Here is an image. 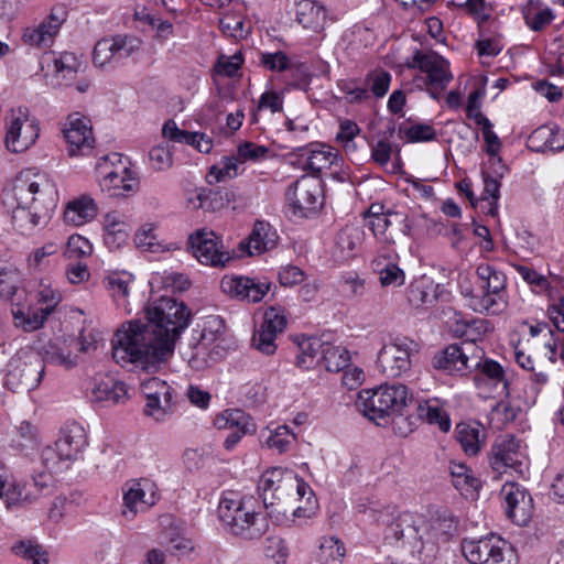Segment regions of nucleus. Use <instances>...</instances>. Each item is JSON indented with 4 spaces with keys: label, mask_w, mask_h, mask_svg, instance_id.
<instances>
[{
    "label": "nucleus",
    "mask_w": 564,
    "mask_h": 564,
    "mask_svg": "<svg viewBox=\"0 0 564 564\" xmlns=\"http://www.w3.org/2000/svg\"><path fill=\"white\" fill-rule=\"evenodd\" d=\"M147 322L124 323L112 338V358L118 365H133L156 372L174 350L182 332L188 327L191 312L183 302L162 296L145 308Z\"/></svg>",
    "instance_id": "1"
},
{
    "label": "nucleus",
    "mask_w": 564,
    "mask_h": 564,
    "mask_svg": "<svg viewBox=\"0 0 564 564\" xmlns=\"http://www.w3.org/2000/svg\"><path fill=\"white\" fill-rule=\"evenodd\" d=\"M457 527L456 518L447 511H437L431 518L408 511L389 524L387 538L402 541L412 554L430 563L436 555L438 544L447 542L457 532Z\"/></svg>",
    "instance_id": "2"
},
{
    "label": "nucleus",
    "mask_w": 564,
    "mask_h": 564,
    "mask_svg": "<svg viewBox=\"0 0 564 564\" xmlns=\"http://www.w3.org/2000/svg\"><path fill=\"white\" fill-rule=\"evenodd\" d=\"M17 207L12 210V225L22 235L45 226L58 203L55 183L43 173L31 170L17 175L12 186Z\"/></svg>",
    "instance_id": "3"
},
{
    "label": "nucleus",
    "mask_w": 564,
    "mask_h": 564,
    "mask_svg": "<svg viewBox=\"0 0 564 564\" xmlns=\"http://www.w3.org/2000/svg\"><path fill=\"white\" fill-rule=\"evenodd\" d=\"M412 400L406 386L381 384L378 389L358 393L356 405L368 419L376 421L399 413Z\"/></svg>",
    "instance_id": "4"
},
{
    "label": "nucleus",
    "mask_w": 564,
    "mask_h": 564,
    "mask_svg": "<svg viewBox=\"0 0 564 564\" xmlns=\"http://www.w3.org/2000/svg\"><path fill=\"white\" fill-rule=\"evenodd\" d=\"M44 373L41 354L31 347L19 349L9 360L6 386L13 392H29L39 387Z\"/></svg>",
    "instance_id": "5"
},
{
    "label": "nucleus",
    "mask_w": 564,
    "mask_h": 564,
    "mask_svg": "<svg viewBox=\"0 0 564 564\" xmlns=\"http://www.w3.org/2000/svg\"><path fill=\"white\" fill-rule=\"evenodd\" d=\"M296 475L281 468H272L263 473L258 482L259 497L263 506L272 514L285 513L288 497L294 491Z\"/></svg>",
    "instance_id": "6"
},
{
    "label": "nucleus",
    "mask_w": 564,
    "mask_h": 564,
    "mask_svg": "<svg viewBox=\"0 0 564 564\" xmlns=\"http://www.w3.org/2000/svg\"><path fill=\"white\" fill-rule=\"evenodd\" d=\"M158 501V487L149 478L130 479L122 486L121 517L131 522Z\"/></svg>",
    "instance_id": "7"
},
{
    "label": "nucleus",
    "mask_w": 564,
    "mask_h": 564,
    "mask_svg": "<svg viewBox=\"0 0 564 564\" xmlns=\"http://www.w3.org/2000/svg\"><path fill=\"white\" fill-rule=\"evenodd\" d=\"M484 350L471 344H452L433 357V366L449 375H465L478 367L484 358Z\"/></svg>",
    "instance_id": "8"
},
{
    "label": "nucleus",
    "mask_w": 564,
    "mask_h": 564,
    "mask_svg": "<svg viewBox=\"0 0 564 564\" xmlns=\"http://www.w3.org/2000/svg\"><path fill=\"white\" fill-rule=\"evenodd\" d=\"M415 349L416 344L408 338L397 339L384 345L377 358L380 371L391 378H397L408 372L411 368V354Z\"/></svg>",
    "instance_id": "9"
},
{
    "label": "nucleus",
    "mask_w": 564,
    "mask_h": 564,
    "mask_svg": "<svg viewBox=\"0 0 564 564\" xmlns=\"http://www.w3.org/2000/svg\"><path fill=\"white\" fill-rule=\"evenodd\" d=\"M193 256L202 263L224 268L231 260L230 253L224 249L220 237L214 231L199 229L189 236Z\"/></svg>",
    "instance_id": "10"
},
{
    "label": "nucleus",
    "mask_w": 564,
    "mask_h": 564,
    "mask_svg": "<svg viewBox=\"0 0 564 564\" xmlns=\"http://www.w3.org/2000/svg\"><path fill=\"white\" fill-rule=\"evenodd\" d=\"M321 194V182L316 177L302 176L288 188L286 199L295 215L306 217L322 205Z\"/></svg>",
    "instance_id": "11"
},
{
    "label": "nucleus",
    "mask_w": 564,
    "mask_h": 564,
    "mask_svg": "<svg viewBox=\"0 0 564 564\" xmlns=\"http://www.w3.org/2000/svg\"><path fill=\"white\" fill-rule=\"evenodd\" d=\"M40 128L35 120L29 119L21 109L12 113L7 128L6 147L13 153H21L33 145L39 138Z\"/></svg>",
    "instance_id": "12"
},
{
    "label": "nucleus",
    "mask_w": 564,
    "mask_h": 564,
    "mask_svg": "<svg viewBox=\"0 0 564 564\" xmlns=\"http://www.w3.org/2000/svg\"><path fill=\"white\" fill-rule=\"evenodd\" d=\"M63 134L69 156L87 155L95 147L90 120L79 113L68 116Z\"/></svg>",
    "instance_id": "13"
},
{
    "label": "nucleus",
    "mask_w": 564,
    "mask_h": 564,
    "mask_svg": "<svg viewBox=\"0 0 564 564\" xmlns=\"http://www.w3.org/2000/svg\"><path fill=\"white\" fill-rule=\"evenodd\" d=\"M409 66L417 67L425 73V84L440 88V90H444L453 78L448 62L433 51L426 53L416 51L413 55V62Z\"/></svg>",
    "instance_id": "14"
},
{
    "label": "nucleus",
    "mask_w": 564,
    "mask_h": 564,
    "mask_svg": "<svg viewBox=\"0 0 564 564\" xmlns=\"http://www.w3.org/2000/svg\"><path fill=\"white\" fill-rule=\"evenodd\" d=\"M269 282L248 276L226 275L220 281L221 291L232 299L248 303H258L270 291Z\"/></svg>",
    "instance_id": "15"
},
{
    "label": "nucleus",
    "mask_w": 564,
    "mask_h": 564,
    "mask_svg": "<svg viewBox=\"0 0 564 564\" xmlns=\"http://www.w3.org/2000/svg\"><path fill=\"white\" fill-rule=\"evenodd\" d=\"M505 542L495 535L478 540H463L462 552L470 564H500L503 558Z\"/></svg>",
    "instance_id": "16"
},
{
    "label": "nucleus",
    "mask_w": 564,
    "mask_h": 564,
    "mask_svg": "<svg viewBox=\"0 0 564 564\" xmlns=\"http://www.w3.org/2000/svg\"><path fill=\"white\" fill-rule=\"evenodd\" d=\"M147 398L144 413L156 421H162L172 408V388L159 378H150L141 383Z\"/></svg>",
    "instance_id": "17"
},
{
    "label": "nucleus",
    "mask_w": 564,
    "mask_h": 564,
    "mask_svg": "<svg viewBox=\"0 0 564 564\" xmlns=\"http://www.w3.org/2000/svg\"><path fill=\"white\" fill-rule=\"evenodd\" d=\"M501 496L508 518L518 525L527 524L533 510V500L529 492L518 484L507 482L502 486Z\"/></svg>",
    "instance_id": "18"
},
{
    "label": "nucleus",
    "mask_w": 564,
    "mask_h": 564,
    "mask_svg": "<svg viewBox=\"0 0 564 564\" xmlns=\"http://www.w3.org/2000/svg\"><path fill=\"white\" fill-rule=\"evenodd\" d=\"M55 443L58 446L59 455L66 459V465H70L83 458L84 451L88 445L86 431L79 423H67L61 429Z\"/></svg>",
    "instance_id": "19"
},
{
    "label": "nucleus",
    "mask_w": 564,
    "mask_h": 564,
    "mask_svg": "<svg viewBox=\"0 0 564 564\" xmlns=\"http://www.w3.org/2000/svg\"><path fill=\"white\" fill-rule=\"evenodd\" d=\"M522 457L519 441L512 435H505L497 440L491 448L490 466L499 474L505 473L507 468L519 471Z\"/></svg>",
    "instance_id": "20"
},
{
    "label": "nucleus",
    "mask_w": 564,
    "mask_h": 564,
    "mask_svg": "<svg viewBox=\"0 0 564 564\" xmlns=\"http://www.w3.org/2000/svg\"><path fill=\"white\" fill-rule=\"evenodd\" d=\"M128 399V390L122 381L110 375H98L91 388V401L104 405L123 403Z\"/></svg>",
    "instance_id": "21"
},
{
    "label": "nucleus",
    "mask_w": 564,
    "mask_h": 564,
    "mask_svg": "<svg viewBox=\"0 0 564 564\" xmlns=\"http://www.w3.org/2000/svg\"><path fill=\"white\" fill-rule=\"evenodd\" d=\"M64 19L54 11L36 26L26 28L23 32V41L35 47H48L59 32Z\"/></svg>",
    "instance_id": "22"
},
{
    "label": "nucleus",
    "mask_w": 564,
    "mask_h": 564,
    "mask_svg": "<svg viewBox=\"0 0 564 564\" xmlns=\"http://www.w3.org/2000/svg\"><path fill=\"white\" fill-rule=\"evenodd\" d=\"M230 533L242 536L247 540L260 538L265 531L264 518L254 512L253 509L245 507L235 517L234 523L226 528Z\"/></svg>",
    "instance_id": "23"
},
{
    "label": "nucleus",
    "mask_w": 564,
    "mask_h": 564,
    "mask_svg": "<svg viewBox=\"0 0 564 564\" xmlns=\"http://www.w3.org/2000/svg\"><path fill=\"white\" fill-rule=\"evenodd\" d=\"M478 373L475 376L474 381L478 388L485 384H491L495 388L501 386L500 394L506 398L509 397V381L502 366L492 359H481L478 367Z\"/></svg>",
    "instance_id": "24"
},
{
    "label": "nucleus",
    "mask_w": 564,
    "mask_h": 564,
    "mask_svg": "<svg viewBox=\"0 0 564 564\" xmlns=\"http://www.w3.org/2000/svg\"><path fill=\"white\" fill-rule=\"evenodd\" d=\"M529 147L536 152L564 150V130L557 126H541L528 138Z\"/></svg>",
    "instance_id": "25"
},
{
    "label": "nucleus",
    "mask_w": 564,
    "mask_h": 564,
    "mask_svg": "<svg viewBox=\"0 0 564 564\" xmlns=\"http://www.w3.org/2000/svg\"><path fill=\"white\" fill-rule=\"evenodd\" d=\"M97 205L88 195H82L67 203L64 210L65 223L73 226H83L97 216Z\"/></svg>",
    "instance_id": "26"
},
{
    "label": "nucleus",
    "mask_w": 564,
    "mask_h": 564,
    "mask_svg": "<svg viewBox=\"0 0 564 564\" xmlns=\"http://www.w3.org/2000/svg\"><path fill=\"white\" fill-rule=\"evenodd\" d=\"M279 236L269 223L256 221L248 237L247 248L250 256L261 254L273 249Z\"/></svg>",
    "instance_id": "27"
},
{
    "label": "nucleus",
    "mask_w": 564,
    "mask_h": 564,
    "mask_svg": "<svg viewBox=\"0 0 564 564\" xmlns=\"http://www.w3.org/2000/svg\"><path fill=\"white\" fill-rule=\"evenodd\" d=\"M295 20L304 29L317 32L324 26L326 9L314 0H300L295 4Z\"/></svg>",
    "instance_id": "28"
},
{
    "label": "nucleus",
    "mask_w": 564,
    "mask_h": 564,
    "mask_svg": "<svg viewBox=\"0 0 564 564\" xmlns=\"http://www.w3.org/2000/svg\"><path fill=\"white\" fill-rule=\"evenodd\" d=\"M485 429L479 423H458L456 425V437L463 451L475 456L479 453L485 442Z\"/></svg>",
    "instance_id": "29"
},
{
    "label": "nucleus",
    "mask_w": 564,
    "mask_h": 564,
    "mask_svg": "<svg viewBox=\"0 0 564 564\" xmlns=\"http://www.w3.org/2000/svg\"><path fill=\"white\" fill-rule=\"evenodd\" d=\"M104 229V241L111 249L121 247L128 239L129 225L118 212H110L105 216Z\"/></svg>",
    "instance_id": "30"
},
{
    "label": "nucleus",
    "mask_w": 564,
    "mask_h": 564,
    "mask_svg": "<svg viewBox=\"0 0 564 564\" xmlns=\"http://www.w3.org/2000/svg\"><path fill=\"white\" fill-rule=\"evenodd\" d=\"M35 496L26 491L25 486H20L14 480L9 481L6 476L0 474V511L23 503L32 502Z\"/></svg>",
    "instance_id": "31"
},
{
    "label": "nucleus",
    "mask_w": 564,
    "mask_h": 564,
    "mask_svg": "<svg viewBox=\"0 0 564 564\" xmlns=\"http://www.w3.org/2000/svg\"><path fill=\"white\" fill-rule=\"evenodd\" d=\"M21 283V272L15 267H0V296L11 301L12 306H15L25 293L24 290H20Z\"/></svg>",
    "instance_id": "32"
},
{
    "label": "nucleus",
    "mask_w": 564,
    "mask_h": 564,
    "mask_svg": "<svg viewBox=\"0 0 564 564\" xmlns=\"http://www.w3.org/2000/svg\"><path fill=\"white\" fill-rule=\"evenodd\" d=\"M51 314L48 310L43 307L24 308L20 305V302H17L15 306L12 308L15 325L22 327L25 332H34L41 328Z\"/></svg>",
    "instance_id": "33"
},
{
    "label": "nucleus",
    "mask_w": 564,
    "mask_h": 564,
    "mask_svg": "<svg viewBox=\"0 0 564 564\" xmlns=\"http://www.w3.org/2000/svg\"><path fill=\"white\" fill-rule=\"evenodd\" d=\"M217 424L219 429L239 431L241 434H254L257 431L256 423L251 416L239 409L224 411L221 416L217 419Z\"/></svg>",
    "instance_id": "34"
},
{
    "label": "nucleus",
    "mask_w": 564,
    "mask_h": 564,
    "mask_svg": "<svg viewBox=\"0 0 564 564\" xmlns=\"http://www.w3.org/2000/svg\"><path fill=\"white\" fill-rule=\"evenodd\" d=\"M364 239L365 231L361 227L347 225L336 236V248L343 258H350L361 247Z\"/></svg>",
    "instance_id": "35"
},
{
    "label": "nucleus",
    "mask_w": 564,
    "mask_h": 564,
    "mask_svg": "<svg viewBox=\"0 0 564 564\" xmlns=\"http://www.w3.org/2000/svg\"><path fill=\"white\" fill-rule=\"evenodd\" d=\"M525 24L534 32L545 29L554 19L550 8H542L540 0H529L522 9Z\"/></svg>",
    "instance_id": "36"
},
{
    "label": "nucleus",
    "mask_w": 564,
    "mask_h": 564,
    "mask_svg": "<svg viewBox=\"0 0 564 564\" xmlns=\"http://www.w3.org/2000/svg\"><path fill=\"white\" fill-rule=\"evenodd\" d=\"M417 416L429 424L437 425L444 433H447L451 429L449 416L437 399L420 402L417 405Z\"/></svg>",
    "instance_id": "37"
},
{
    "label": "nucleus",
    "mask_w": 564,
    "mask_h": 564,
    "mask_svg": "<svg viewBox=\"0 0 564 564\" xmlns=\"http://www.w3.org/2000/svg\"><path fill=\"white\" fill-rule=\"evenodd\" d=\"M138 185L137 180L132 176V172L122 166L120 170H112L105 172L101 186L104 189L113 191L110 195H119L116 191L122 189L123 192H132Z\"/></svg>",
    "instance_id": "38"
},
{
    "label": "nucleus",
    "mask_w": 564,
    "mask_h": 564,
    "mask_svg": "<svg viewBox=\"0 0 564 564\" xmlns=\"http://www.w3.org/2000/svg\"><path fill=\"white\" fill-rule=\"evenodd\" d=\"M324 344V341L316 337L305 338L300 341L296 365L305 369H308L314 365H321L322 360H319V358Z\"/></svg>",
    "instance_id": "39"
},
{
    "label": "nucleus",
    "mask_w": 564,
    "mask_h": 564,
    "mask_svg": "<svg viewBox=\"0 0 564 564\" xmlns=\"http://www.w3.org/2000/svg\"><path fill=\"white\" fill-rule=\"evenodd\" d=\"M508 305V297L506 292H485L481 296L473 297L470 306L474 311L487 314H499Z\"/></svg>",
    "instance_id": "40"
},
{
    "label": "nucleus",
    "mask_w": 564,
    "mask_h": 564,
    "mask_svg": "<svg viewBox=\"0 0 564 564\" xmlns=\"http://www.w3.org/2000/svg\"><path fill=\"white\" fill-rule=\"evenodd\" d=\"M319 360H322L321 366L327 371L338 372L349 365L350 357L346 348L325 343Z\"/></svg>",
    "instance_id": "41"
},
{
    "label": "nucleus",
    "mask_w": 564,
    "mask_h": 564,
    "mask_svg": "<svg viewBox=\"0 0 564 564\" xmlns=\"http://www.w3.org/2000/svg\"><path fill=\"white\" fill-rule=\"evenodd\" d=\"M337 160V154L329 147L318 145V149H312L306 156L303 169L314 175L323 170L329 169Z\"/></svg>",
    "instance_id": "42"
},
{
    "label": "nucleus",
    "mask_w": 564,
    "mask_h": 564,
    "mask_svg": "<svg viewBox=\"0 0 564 564\" xmlns=\"http://www.w3.org/2000/svg\"><path fill=\"white\" fill-rule=\"evenodd\" d=\"M345 553V545L338 538L324 536L321 540L316 556L321 564H340Z\"/></svg>",
    "instance_id": "43"
},
{
    "label": "nucleus",
    "mask_w": 564,
    "mask_h": 564,
    "mask_svg": "<svg viewBox=\"0 0 564 564\" xmlns=\"http://www.w3.org/2000/svg\"><path fill=\"white\" fill-rule=\"evenodd\" d=\"M12 552L29 564H48L47 553L32 540L17 542L12 546Z\"/></svg>",
    "instance_id": "44"
},
{
    "label": "nucleus",
    "mask_w": 564,
    "mask_h": 564,
    "mask_svg": "<svg viewBox=\"0 0 564 564\" xmlns=\"http://www.w3.org/2000/svg\"><path fill=\"white\" fill-rule=\"evenodd\" d=\"M477 275L482 281L485 292H506V275L492 265L482 263L477 267Z\"/></svg>",
    "instance_id": "45"
},
{
    "label": "nucleus",
    "mask_w": 564,
    "mask_h": 564,
    "mask_svg": "<svg viewBox=\"0 0 564 564\" xmlns=\"http://www.w3.org/2000/svg\"><path fill=\"white\" fill-rule=\"evenodd\" d=\"M134 242L142 251L156 253L164 250L163 243L156 234V227L154 224L149 223L142 225L135 232Z\"/></svg>",
    "instance_id": "46"
},
{
    "label": "nucleus",
    "mask_w": 564,
    "mask_h": 564,
    "mask_svg": "<svg viewBox=\"0 0 564 564\" xmlns=\"http://www.w3.org/2000/svg\"><path fill=\"white\" fill-rule=\"evenodd\" d=\"M448 469L456 489L468 491L479 487V480L473 476L471 470L464 463L451 462Z\"/></svg>",
    "instance_id": "47"
},
{
    "label": "nucleus",
    "mask_w": 564,
    "mask_h": 564,
    "mask_svg": "<svg viewBox=\"0 0 564 564\" xmlns=\"http://www.w3.org/2000/svg\"><path fill=\"white\" fill-rule=\"evenodd\" d=\"M296 435L286 425H280L270 432L265 444L269 448L278 451V453H286L296 442Z\"/></svg>",
    "instance_id": "48"
},
{
    "label": "nucleus",
    "mask_w": 564,
    "mask_h": 564,
    "mask_svg": "<svg viewBox=\"0 0 564 564\" xmlns=\"http://www.w3.org/2000/svg\"><path fill=\"white\" fill-rule=\"evenodd\" d=\"M482 180L484 192L481 195V200L487 202L488 204L487 214L496 216L501 183L497 176H491L488 172L485 171L482 172Z\"/></svg>",
    "instance_id": "49"
},
{
    "label": "nucleus",
    "mask_w": 564,
    "mask_h": 564,
    "mask_svg": "<svg viewBox=\"0 0 564 564\" xmlns=\"http://www.w3.org/2000/svg\"><path fill=\"white\" fill-rule=\"evenodd\" d=\"M288 319L284 308L271 306L264 311L263 321L260 327L279 336L286 328Z\"/></svg>",
    "instance_id": "50"
},
{
    "label": "nucleus",
    "mask_w": 564,
    "mask_h": 564,
    "mask_svg": "<svg viewBox=\"0 0 564 564\" xmlns=\"http://www.w3.org/2000/svg\"><path fill=\"white\" fill-rule=\"evenodd\" d=\"M115 36L98 41L94 47L93 61L98 67H104L112 62H117Z\"/></svg>",
    "instance_id": "51"
},
{
    "label": "nucleus",
    "mask_w": 564,
    "mask_h": 564,
    "mask_svg": "<svg viewBox=\"0 0 564 564\" xmlns=\"http://www.w3.org/2000/svg\"><path fill=\"white\" fill-rule=\"evenodd\" d=\"M224 330L225 324L219 316L206 317L200 332L198 346L207 348L224 334Z\"/></svg>",
    "instance_id": "52"
},
{
    "label": "nucleus",
    "mask_w": 564,
    "mask_h": 564,
    "mask_svg": "<svg viewBox=\"0 0 564 564\" xmlns=\"http://www.w3.org/2000/svg\"><path fill=\"white\" fill-rule=\"evenodd\" d=\"M238 160L236 158H226L223 167L213 165L206 175V181L209 184H216L227 178L236 177L238 174Z\"/></svg>",
    "instance_id": "53"
},
{
    "label": "nucleus",
    "mask_w": 564,
    "mask_h": 564,
    "mask_svg": "<svg viewBox=\"0 0 564 564\" xmlns=\"http://www.w3.org/2000/svg\"><path fill=\"white\" fill-rule=\"evenodd\" d=\"M399 132L403 133L409 142H429L436 139V131L429 123H415L408 128L400 127Z\"/></svg>",
    "instance_id": "54"
},
{
    "label": "nucleus",
    "mask_w": 564,
    "mask_h": 564,
    "mask_svg": "<svg viewBox=\"0 0 564 564\" xmlns=\"http://www.w3.org/2000/svg\"><path fill=\"white\" fill-rule=\"evenodd\" d=\"M245 505L246 503L238 498L223 497L218 505V517L225 528H227L229 523H234L235 517Z\"/></svg>",
    "instance_id": "55"
},
{
    "label": "nucleus",
    "mask_w": 564,
    "mask_h": 564,
    "mask_svg": "<svg viewBox=\"0 0 564 564\" xmlns=\"http://www.w3.org/2000/svg\"><path fill=\"white\" fill-rule=\"evenodd\" d=\"M41 357L44 360V365L52 364L63 366L65 368H72L76 364V357L70 351H65L58 348L56 345L50 344Z\"/></svg>",
    "instance_id": "56"
},
{
    "label": "nucleus",
    "mask_w": 564,
    "mask_h": 564,
    "mask_svg": "<svg viewBox=\"0 0 564 564\" xmlns=\"http://www.w3.org/2000/svg\"><path fill=\"white\" fill-rule=\"evenodd\" d=\"M41 460L51 474L69 467V465H66V459L59 455V449L55 442L53 445H47L42 449Z\"/></svg>",
    "instance_id": "57"
},
{
    "label": "nucleus",
    "mask_w": 564,
    "mask_h": 564,
    "mask_svg": "<svg viewBox=\"0 0 564 564\" xmlns=\"http://www.w3.org/2000/svg\"><path fill=\"white\" fill-rule=\"evenodd\" d=\"M276 337V335L259 326L253 333L251 346L263 355H273L278 347Z\"/></svg>",
    "instance_id": "58"
},
{
    "label": "nucleus",
    "mask_w": 564,
    "mask_h": 564,
    "mask_svg": "<svg viewBox=\"0 0 564 564\" xmlns=\"http://www.w3.org/2000/svg\"><path fill=\"white\" fill-rule=\"evenodd\" d=\"M263 552L267 557L275 561L276 564L284 563L289 556V549L285 541L280 536H268L263 543Z\"/></svg>",
    "instance_id": "59"
},
{
    "label": "nucleus",
    "mask_w": 564,
    "mask_h": 564,
    "mask_svg": "<svg viewBox=\"0 0 564 564\" xmlns=\"http://www.w3.org/2000/svg\"><path fill=\"white\" fill-rule=\"evenodd\" d=\"M391 75L388 72L379 70L367 75L366 84L368 90L373 94L377 98L383 97L390 87Z\"/></svg>",
    "instance_id": "60"
},
{
    "label": "nucleus",
    "mask_w": 564,
    "mask_h": 564,
    "mask_svg": "<svg viewBox=\"0 0 564 564\" xmlns=\"http://www.w3.org/2000/svg\"><path fill=\"white\" fill-rule=\"evenodd\" d=\"M117 53V62H121L141 50L142 42L134 36L130 35H116L115 36Z\"/></svg>",
    "instance_id": "61"
},
{
    "label": "nucleus",
    "mask_w": 564,
    "mask_h": 564,
    "mask_svg": "<svg viewBox=\"0 0 564 564\" xmlns=\"http://www.w3.org/2000/svg\"><path fill=\"white\" fill-rule=\"evenodd\" d=\"M20 486H25L26 491L30 490L31 495L35 496L32 500H36L42 495H48L53 489V477L51 473H42L36 476H33L31 481L25 484H19Z\"/></svg>",
    "instance_id": "62"
},
{
    "label": "nucleus",
    "mask_w": 564,
    "mask_h": 564,
    "mask_svg": "<svg viewBox=\"0 0 564 564\" xmlns=\"http://www.w3.org/2000/svg\"><path fill=\"white\" fill-rule=\"evenodd\" d=\"M90 252L89 241L79 235H73L66 243L64 254L67 259H79L90 254Z\"/></svg>",
    "instance_id": "63"
},
{
    "label": "nucleus",
    "mask_w": 564,
    "mask_h": 564,
    "mask_svg": "<svg viewBox=\"0 0 564 564\" xmlns=\"http://www.w3.org/2000/svg\"><path fill=\"white\" fill-rule=\"evenodd\" d=\"M221 30L235 39H245L250 32V24L241 18L226 17L220 20Z\"/></svg>",
    "instance_id": "64"
}]
</instances>
